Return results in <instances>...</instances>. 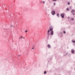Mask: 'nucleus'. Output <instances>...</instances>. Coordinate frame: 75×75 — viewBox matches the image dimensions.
<instances>
[{
  "instance_id": "nucleus-1",
  "label": "nucleus",
  "mask_w": 75,
  "mask_h": 75,
  "mask_svg": "<svg viewBox=\"0 0 75 75\" xmlns=\"http://www.w3.org/2000/svg\"><path fill=\"white\" fill-rule=\"evenodd\" d=\"M51 13L53 16H54L55 14V12L54 11H53V10L52 9L51 11Z\"/></svg>"
},
{
  "instance_id": "nucleus-2",
  "label": "nucleus",
  "mask_w": 75,
  "mask_h": 75,
  "mask_svg": "<svg viewBox=\"0 0 75 75\" xmlns=\"http://www.w3.org/2000/svg\"><path fill=\"white\" fill-rule=\"evenodd\" d=\"M60 16H61V18H64V16H65V14L64 13H62Z\"/></svg>"
},
{
  "instance_id": "nucleus-3",
  "label": "nucleus",
  "mask_w": 75,
  "mask_h": 75,
  "mask_svg": "<svg viewBox=\"0 0 75 75\" xmlns=\"http://www.w3.org/2000/svg\"><path fill=\"white\" fill-rule=\"evenodd\" d=\"M47 47L48 48H51V46L49 44H48L47 45Z\"/></svg>"
},
{
  "instance_id": "nucleus-4",
  "label": "nucleus",
  "mask_w": 75,
  "mask_h": 75,
  "mask_svg": "<svg viewBox=\"0 0 75 75\" xmlns=\"http://www.w3.org/2000/svg\"><path fill=\"white\" fill-rule=\"evenodd\" d=\"M71 52L72 54H74V50L73 49H72Z\"/></svg>"
},
{
  "instance_id": "nucleus-5",
  "label": "nucleus",
  "mask_w": 75,
  "mask_h": 75,
  "mask_svg": "<svg viewBox=\"0 0 75 75\" xmlns=\"http://www.w3.org/2000/svg\"><path fill=\"white\" fill-rule=\"evenodd\" d=\"M50 30H48L47 31V35H48V36L50 35V34H49V33H50Z\"/></svg>"
},
{
  "instance_id": "nucleus-6",
  "label": "nucleus",
  "mask_w": 75,
  "mask_h": 75,
  "mask_svg": "<svg viewBox=\"0 0 75 75\" xmlns=\"http://www.w3.org/2000/svg\"><path fill=\"white\" fill-rule=\"evenodd\" d=\"M53 33H54V31H52L50 33V34L51 35H53Z\"/></svg>"
},
{
  "instance_id": "nucleus-7",
  "label": "nucleus",
  "mask_w": 75,
  "mask_h": 75,
  "mask_svg": "<svg viewBox=\"0 0 75 75\" xmlns=\"http://www.w3.org/2000/svg\"><path fill=\"white\" fill-rule=\"evenodd\" d=\"M72 12H75V11L74 10H72L71 11V13H72Z\"/></svg>"
},
{
  "instance_id": "nucleus-8",
  "label": "nucleus",
  "mask_w": 75,
  "mask_h": 75,
  "mask_svg": "<svg viewBox=\"0 0 75 75\" xmlns=\"http://www.w3.org/2000/svg\"><path fill=\"white\" fill-rule=\"evenodd\" d=\"M52 30H53V29H52V28H50V31H52Z\"/></svg>"
},
{
  "instance_id": "nucleus-9",
  "label": "nucleus",
  "mask_w": 75,
  "mask_h": 75,
  "mask_svg": "<svg viewBox=\"0 0 75 75\" xmlns=\"http://www.w3.org/2000/svg\"><path fill=\"white\" fill-rule=\"evenodd\" d=\"M50 28H52L53 29V28H54V26H50Z\"/></svg>"
},
{
  "instance_id": "nucleus-10",
  "label": "nucleus",
  "mask_w": 75,
  "mask_h": 75,
  "mask_svg": "<svg viewBox=\"0 0 75 75\" xmlns=\"http://www.w3.org/2000/svg\"><path fill=\"white\" fill-rule=\"evenodd\" d=\"M47 74V72L46 71H45L44 72V74Z\"/></svg>"
},
{
  "instance_id": "nucleus-11",
  "label": "nucleus",
  "mask_w": 75,
  "mask_h": 75,
  "mask_svg": "<svg viewBox=\"0 0 75 75\" xmlns=\"http://www.w3.org/2000/svg\"><path fill=\"white\" fill-rule=\"evenodd\" d=\"M59 13H57V16L58 17H59Z\"/></svg>"
},
{
  "instance_id": "nucleus-12",
  "label": "nucleus",
  "mask_w": 75,
  "mask_h": 75,
  "mask_svg": "<svg viewBox=\"0 0 75 75\" xmlns=\"http://www.w3.org/2000/svg\"><path fill=\"white\" fill-rule=\"evenodd\" d=\"M72 42H73V43H75V41H74L73 40H72L71 41Z\"/></svg>"
},
{
  "instance_id": "nucleus-13",
  "label": "nucleus",
  "mask_w": 75,
  "mask_h": 75,
  "mask_svg": "<svg viewBox=\"0 0 75 75\" xmlns=\"http://www.w3.org/2000/svg\"><path fill=\"white\" fill-rule=\"evenodd\" d=\"M68 54V53L67 52L66 54H65L64 55V56H65V55H67V54Z\"/></svg>"
},
{
  "instance_id": "nucleus-14",
  "label": "nucleus",
  "mask_w": 75,
  "mask_h": 75,
  "mask_svg": "<svg viewBox=\"0 0 75 75\" xmlns=\"http://www.w3.org/2000/svg\"><path fill=\"white\" fill-rule=\"evenodd\" d=\"M71 20H74V18H71Z\"/></svg>"
},
{
  "instance_id": "nucleus-15",
  "label": "nucleus",
  "mask_w": 75,
  "mask_h": 75,
  "mask_svg": "<svg viewBox=\"0 0 75 75\" xmlns=\"http://www.w3.org/2000/svg\"><path fill=\"white\" fill-rule=\"evenodd\" d=\"M68 5H70V3L69 2H68Z\"/></svg>"
},
{
  "instance_id": "nucleus-16",
  "label": "nucleus",
  "mask_w": 75,
  "mask_h": 75,
  "mask_svg": "<svg viewBox=\"0 0 75 75\" xmlns=\"http://www.w3.org/2000/svg\"><path fill=\"white\" fill-rule=\"evenodd\" d=\"M63 33H64V34H66V32H65V31H63Z\"/></svg>"
},
{
  "instance_id": "nucleus-17",
  "label": "nucleus",
  "mask_w": 75,
  "mask_h": 75,
  "mask_svg": "<svg viewBox=\"0 0 75 75\" xmlns=\"http://www.w3.org/2000/svg\"><path fill=\"white\" fill-rule=\"evenodd\" d=\"M70 55H71V54H68V56L69 57H70Z\"/></svg>"
},
{
  "instance_id": "nucleus-18",
  "label": "nucleus",
  "mask_w": 75,
  "mask_h": 75,
  "mask_svg": "<svg viewBox=\"0 0 75 75\" xmlns=\"http://www.w3.org/2000/svg\"><path fill=\"white\" fill-rule=\"evenodd\" d=\"M52 0L53 1H57V0Z\"/></svg>"
},
{
  "instance_id": "nucleus-19",
  "label": "nucleus",
  "mask_w": 75,
  "mask_h": 75,
  "mask_svg": "<svg viewBox=\"0 0 75 75\" xmlns=\"http://www.w3.org/2000/svg\"><path fill=\"white\" fill-rule=\"evenodd\" d=\"M67 10H68V11H69V9L68 8H67L66 9Z\"/></svg>"
},
{
  "instance_id": "nucleus-20",
  "label": "nucleus",
  "mask_w": 75,
  "mask_h": 75,
  "mask_svg": "<svg viewBox=\"0 0 75 75\" xmlns=\"http://www.w3.org/2000/svg\"><path fill=\"white\" fill-rule=\"evenodd\" d=\"M54 6H55V3H54Z\"/></svg>"
},
{
  "instance_id": "nucleus-21",
  "label": "nucleus",
  "mask_w": 75,
  "mask_h": 75,
  "mask_svg": "<svg viewBox=\"0 0 75 75\" xmlns=\"http://www.w3.org/2000/svg\"><path fill=\"white\" fill-rule=\"evenodd\" d=\"M27 32H28V31H27V30H26L25 31V33H27Z\"/></svg>"
},
{
  "instance_id": "nucleus-22",
  "label": "nucleus",
  "mask_w": 75,
  "mask_h": 75,
  "mask_svg": "<svg viewBox=\"0 0 75 75\" xmlns=\"http://www.w3.org/2000/svg\"><path fill=\"white\" fill-rule=\"evenodd\" d=\"M42 3H43V4H44V3H45V2H44V1H43L42 2Z\"/></svg>"
},
{
  "instance_id": "nucleus-23",
  "label": "nucleus",
  "mask_w": 75,
  "mask_h": 75,
  "mask_svg": "<svg viewBox=\"0 0 75 75\" xmlns=\"http://www.w3.org/2000/svg\"><path fill=\"white\" fill-rule=\"evenodd\" d=\"M54 75H57V74H56V73H55V74H54Z\"/></svg>"
},
{
  "instance_id": "nucleus-24",
  "label": "nucleus",
  "mask_w": 75,
  "mask_h": 75,
  "mask_svg": "<svg viewBox=\"0 0 75 75\" xmlns=\"http://www.w3.org/2000/svg\"><path fill=\"white\" fill-rule=\"evenodd\" d=\"M73 45L74 46H75V43H74Z\"/></svg>"
},
{
  "instance_id": "nucleus-25",
  "label": "nucleus",
  "mask_w": 75,
  "mask_h": 75,
  "mask_svg": "<svg viewBox=\"0 0 75 75\" xmlns=\"http://www.w3.org/2000/svg\"><path fill=\"white\" fill-rule=\"evenodd\" d=\"M60 37H62V35L60 36Z\"/></svg>"
},
{
  "instance_id": "nucleus-26",
  "label": "nucleus",
  "mask_w": 75,
  "mask_h": 75,
  "mask_svg": "<svg viewBox=\"0 0 75 75\" xmlns=\"http://www.w3.org/2000/svg\"><path fill=\"white\" fill-rule=\"evenodd\" d=\"M70 8H72V7H71V6H70Z\"/></svg>"
},
{
  "instance_id": "nucleus-27",
  "label": "nucleus",
  "mask_w": 75,
  "mask_h": 75,
  "mask_svg": "<svg viewBox=\"0 0 75 75\" xmlns=\"http://www.w3.org/2000/svg\"><path fill=\"white\" fill-rule=\"evenodd\" d=\"M49 38V35H47V38Z\"/></svg>"
},
{
  "instance_id": "nucleus-28",
  "label": "nucleus",
  "mask_w": 75,
  "mask_h": 75,
  "mask_svg": "<svg viewBox=\"0 0 75 75\" xmlns=\"http://www.w3.org/2000/svg\"><path fill=\"white\" fill-rule=\"evenodd\" d=\"M72 14H73V15H74V14H75V13H72Z\"/></svg>"
},
{
  "instance_id": "nucleus-29",
  "label": "nucleus",
  "mask_w": 75,
  "mask_h": 75,
  "mask_svg": "<svg viewBox=\"0 0 75 75\" xmlns=\"http://www.w3.org/2000/svg\"><path fill=\"white\" fill-rule=\"evenodd\" d=\"M21 38H23V36H21Z\"/></svg>"
},
{
  "instance_id": "nucleus-30",
  "label": "nucleus",
  "mask_w": 75,
  "mask_h": 75,
  "mask_svg": "<svg viewBox=\"0 0 75 75\" xmlns=\"http://www.w3.org/2000/svg\"><path fill=\"white\" fill-rule=\"evenodd\" d=\"M19 40H20L21 38H19Z\"/></svg>"
},
{
  "instance_id": "nucleus-31",
  "label": "nucleus",
  "mask_w": 75,
  "mask_h": 75,
  "mask_svg": "<svg viewBox=\"0 0 75 75\" xmlns=\"http://www.w3.org/2000/svg\"><path fill=\"white\" fill-rule=\"evenodd\" d=\"M32 49H34V47L32 48Z\"/></svg>"
},
{
  "instance_id": "nucleus-32",
  "label": "nucleus",
  "mask_w": 75,
  "mask_h": 75,
  "mask_svg": "<svg viewBox=\"0 0 75 75\" xmlns=\"http://www.w3.org/2000/svg\"><path fill=\"white\" fill-rule=\"evenodd\" d=\"M18 56L19 57H20V55H18Z\"/></svg>"
},
{
  "instance_id": "nucleus-33",
  "label": "nucleus",
  "mask_w": 75,
  "mask_h": 75,
  "mask_svg": "<svg viewBox=\"0 0 75 75\" xmlns=\"http://www.w3.org/2000/svg\"><path fill=\"white\" fill-rule=\"evenodd\" d=\"M24 38L23 37V38Z\"/></svg>"
},
{
  "instance_id": "nucleus-34",
  "label": "nucleus",
  "mask_w": 75,
  "mask_h": 75,
  "mask_svg": "<svg viewBox=\"0 0 75 75\" xmlns=\"http://www.w3.org/2000/svg\"><path fill=\"white\" fill-rule=\"evenodd\" d=\"M74 69L75 70V68H74Z\"/></svg>"
},
{
  "instance_id": "nucleus-35",
  "label": "nucleus",
  "mask_w": 75,
  "mask_h": 75,
  "mask_svg": "<svg viewBox=\"0 0 75 75\" xmlns=\"http://www.w3.org/2000/svg\"><path fill=\"white\" fill-rule=\"evenodd\" d=\"M12 25H11V27H12Z\"/></svg>"
},
{
  "instance_id": "nucleus-36",
  "label": "nucleus",
  "mask_w": 75,
  "mask_h": 75,
  "mask_svg": "<svg viewBox=\"0 0 75 75\" xmlns=\"http://www.w3.org/2000/svg\"><path fill=\"white\" fill-rule=\"evenodd\" d=\"M45 14H46V15H47V14L46 13Z\"/></svg>"
},
{
  "instance_id": "nucleus-37",
  "label": "nucleus",
  "mask_w": 75,
  "mask_h": 75,
  "mask_svg": "<svg viewBox=\"0 0 75 75\" xmlns=\"http://www.w3.org/2000/svg\"><path fill=\"white\" fill-rule=\"evenodd\" d=\"M48 59H49V58H48Z\"/></svg>"
}]
</instances>
